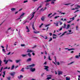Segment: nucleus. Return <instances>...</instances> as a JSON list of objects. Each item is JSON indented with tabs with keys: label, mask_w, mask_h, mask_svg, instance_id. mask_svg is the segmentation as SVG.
<instances>
[{
	"label": "nucleus",
	"mask_w": 80,
	"mask_h": 80,
	"mask_svg": "<svg viewBox=\"0 0 80 80\" xmlns=\"http://www.w3.org/2000/svg\"><path fill=\"white\" fill-rule=\"evenodd\" d=\"M45 67V70H46V71H48V68L49 67L48 66H44Z\"/></svg>",
	"instance_id": "obj_6"
},
{
	"label": "nucleus",
	"mask_w": 80,
	"mask_h": 80,
	"mask_svg": "<svg viewBox=\"0 0 80 80\" xmlns=\"http://www.w3.org/2000/svg\"><path fill=\"white\" fill-rule=\"evenodd\" d=\"M14 68V66L13 65L12 66L11 68V70H13Z\"/></svg>",
	"instance_id": "obj_43"
},
{
	"label": "nucleus",
	"mask_w": 80,
	"mask_h": 80,
	"mask_svg": "<svg viewBox=\"0 0 80 80\" xmlns=\"http://www.w3.org/2000/svg\"><path fill=\"white\" fill-rule=\"evenodd\" d=\"M2 61L0 60V66H2Z\"/></svg>",
	"instance_id": "obj_37"
},
{
	"label": "nucleus",
	"mask_w": 80,
	"mask_h": 80,
	"mask_svg": "<svg viewBox=\"0 0 80 80\" xmlns=\"http://www.w3.org/2000/svg\"><path fill=\"white\" fill-rule=\"evenodd\" d=\"M51 23H50L49 24H48L47 25H46L45 26V27H47L49 26V25H51Z\"/></svg>",
	"instance_id": "obj_25"
},
{
	"label": "nucleus",
	"mask_w": 80,
	"mask_h": 80,
	"mask_svg": "<svg viewBox=\"0 0 80 80\" xmlns=\"http://www.w3.org/2000/svg\"><path fill=\"white\" fill-rule=\"evenodd\" d=\"M15 72H12V73H11L10 74L11 75V76H12V77H14V75H15Z\"/></svg>",
	"instance_id": "obj_16"
},
{
	"label": "nucleus",
	"mask_w": 80,
	"mask_h": 80,
	"mask_svg": "<svg viewBox=\"0 0 80 80\" xmlns=\"http://www.w3.org/2000/svg\"><path fill=\"white\" fill-rule=\"evenodd\" d=\"M20 71H21L22 72H24V68H22L21 70H20Z\"/></svg>",
	"instance_id": "obj_35"
},
{
	"label": "nucleus",
	"mask_w": 80,
	"mask_h": 80,
	"mask_svg": "<svg viewBox=\"0 0 80 80\" xmlns=\"http://www.w3.org/2000/svg\"><path fill=\"white\" fill-rule=\"evenodd\" d=\"M27 2H28V0L24 1L23 2V3H27Z\"/></svg>",
	"instance_id": "obj_49"
},
{
	"label": "nucleus",
	"mask_w": 80,
	"mask_h": 80,
	"mask_svg": "<svg viewBox=\"0 0 80 80\" xmlns=\"http://www.w3.org/2000/svg\"><path fill=\"white\" fill-rule=\"evenodd\" d=\"M11 10L13 12V11L15 10V8H11Z\"/></svg>",
	"instance_id": "obj_29"
},
{
	"label": "nucleus",
	"mask_w": 80,
	"mask_h": 80,
	"mask_svg": "<svg viewBox=\"0 0 80 80\" xmlns=\"http://www.w3.org/2000/svg\"><path fill=\"white\" fill-rule=\"evenodd\" d=\"M47 77H49L47 78V79L48 80H49V79H50L51 78V75H48L47 76Z\"/></svg>",
	"instance_id": "obj_12"
},
{
	"label": "nucleus",
	"mask_w": 80,
	"mask_h": 80,
	"mask_svg": "<svg viewBox=\"0 0 80 80\" xmlns=\"http://www.w3.org/2000/svg\"><path fill=\"white\" fill-rule=\"evenodd\" d=\"M26 69H29V68H30V67H27V68H26Z\"/></svg>",
	"instance_id": "obj_61"
},
{
	"label": "nucleus",
	"mask_w": 80,
	"mask_h": 80,
	"mask_svg": "<svg viewBox=\"0 0 80 80\" xmlns=\"http://www.w3.org/2000/svg\"><path fill=\"white\" fill-rule=\"evenodd\" d=\"M28 55L29 57H31V55L30 54V53H28V54H27Z\"/></svg>",
	"instance_id": "obj_31"
},
{
	"label": "nucleus",
	"mask_w": 80,
	"mask_h": 80,
	"mask_svg": "<svg viewBox=\"0 0 80 80\" xmlns=\"http://www.w3.org/2000/svg\"><path fill=\"white\" fill-rule=\"evenodd\" d=\"M62 30V28H60V29H58V30L57 31V32H58V31H61V30Z\"/></svg>",
	"instance_id": "obj_26"
},
{
	"label": "nucleus",
	"mask_w": 80,
	"mask_h": 80,
	"mask_svg": "<svg viewBox=\"0 0 80 80\" xmlns=\"http://www.w3.org/2000/svg\"><path fill=\"white\" fill-rule=\"evenodd\" d=\"M49 35H50V36H51L52 35V33H50Z\"/></svg>",
	"instance_id": "obj_62"
},
{
	"label": "nucleus",
	"mask_w": 80,
	"mask_h": 80,
	"mask_svg": "<svg viewBox=\"0 0 80 80\" xmlns=\"http://www.w3.org/2000/svg\"><path fill=\"white\" fill-rule=\"evenodd\" d=\"M63 28H66V29L67 28H66V24H64V27Z\"/></svg>",
	"instance_id": "obj_34"
},
{
	"label": "nucleus",
	"mask_w": 80,
	"mask_h": 80,
	"mask_svg": "<svg viewBox=\"0 0 80 80\" xmlns=\"http://www.w3.org/2000/svg\"><path fill=\"white\" fill-rule=\"evenodd\" d=\"M62 74V72L59 71L58 72V75H61Z\"/></svg>",
	"instance_id": "obj_21"
},
{
	"label": "nucleus",
	"mask_w": 80,
	"mask_h": 80,
	"mask_svg": "<svg viewBox=\"0 0 80 80\" xmlns=\"http://www.w3.org/2000/svg\"><path fill=\"white\" fill-rule=\"evenodd\" d=\"M51 4H54L55 2H56V0H51Z\"/></svg>",
	"instance_id": "obj_10"
},
{
	"label": "nucleus",
	"mask_w": 80,
	"mask_h": 80,
	"mask_svg": "<svg viewBox=\"0 0 80 80\" xmlns=\"http://www.w3.org/2000/svg\"><path fill=\"white\" fill-rule=\"evenodd\" d=\"M79 11V10H77V11H75V12H74V13H76L77 12H78Z\"/></svg>",
	"instance_id": "obj_54"
},
{
	"label": "nucleus",
	"mask_w": 80,
	"mask_h": 80,
	"mask_svg": "<svg viewBox=\"0 0 80 80\" xmlns=\"http://www.w3.org/2000/svg\"><path fill=\"white\" fill-rule=\"evenodd\" d=\"M30 70L31 71V72H33L35 71V68H30Z\"/></svg>",
	"instance_id": "obj_4"
},
{
	"label": "nucleus",
	"mask_w": 80,
	"mask_h": 80,
	"mask_svg": "<svg viewBox=\"0 0 80 80\" xmlns=\"http://www.w3.org/2000/svg\"><path fill=\"white\" fill-rule=\"evenodd\" d=\"M24 15H25V13L22 12V14L20 16V18H18V19L19 20V19H20V18H23V16H24Z\"/></svg>",
	"instance_id": "obj_1"
},
{
	"label": "nucleus",
	"mask_w": 80,
	"mask_h": 80,
	"mask_svg": "<svg viewBox=\"0 0 80 80\" xmlns=\"http://www.w3.org/2000/svg\"><path fill=\"white\" fill-rule=\"evenodd\" d=\"M61 20H62V21H67V20L66 19H65L64 20L63 19V18H62L61 19Z\"/></svg>",
	"instance_id": "obj_28"
},
{
	"label": "nucleus",
	"mask_w": 80,
	"mask_h": 80,
	"mask_svg": "<svg viewBox=\"0 0 80 80\" xmlns=\"http://www.w3.org/2000/svg\"><path fill=\"white\" fill-rule=\"evenodd\" d=\"M59 23H60V25H62V22H59Z\"/></svg>",
	"instance_id": "obj_57"
},
{
	"label": "nucleus",
	"mask_w": 80,
	"mask_h": 80,
	"mask_svg": "<svg viewBox=\"0 0 80 80\" xmlns=\"http://www.w3.org/2000/svg\"><path fill=\"white\" fill-rule=\"evenodd\" d=\"M66 33H67V32L66 31L65 32H64L63 33H62V34L59 37H62L64 35H65V34Z\"/></svg>",
	"instance_id": "obj_15"
},
{
	"label": "nucleus",
	"mask_w": 80,
	"mask_h": 80,
	"mask_svg": "<svg viewBox=\"0 0 80 80\" xmlns=\"http://www.w3.org/2000/svg\"><path fill=\"white\" fill-rule=\"evenodd\" d=\"M26 29L27 30V31H26L27 32H30V29H29V28H28V26H27L26 27Z\"/></svg>",
	"instance_id": "obj_7"
},
{
	"label": "nucleus",
	"mask_w": 80,
	"mask_h": 80,
	"mask_svg": "<svg viewBox=\"0 0 80 80\" xmlns=\"http://www.w3.org/2000/svg\"><path fill=\"white\" fill-rule=\"evenodd\" d=\"M74 63V62H72L68 64V65H71V64H72V63Z\"/></svg>",
	"instance_id": "obj_39"
},
{
	"label": "nucleus",
	"mask_w": 80,
	"mask_h": 80,
	"mask_svg": "<svg viewBox=\"0 0 80 80\" xmlns=\"http://www.w3.org/2000/svg\"><path fill=\"white\" fill-rule=\"evenodd\" d=\"M32 29H33L34 30H35V28H34V25H33V24L32 25Z\"/></svg>",
	"instance_id": "obj_33"
},
{
	"label": "nucleus",
	"mask_w": 80,
	"mask_h": 80,
	"mask_svg": "<svg viewBox=\"0 0 80 80\" xmlns=\"http://www.w3.org/2000/svg\"><path fill=\"white\" fill-rule=\"evenodd\" d=\"M66 80H70V78L66 77Z\"/></svg>",
	"instance_id": "obj_48"
},
{
	"label": "nucleus",
	"mask_w": 80,
	"mask_h": 80,
	"mask_svg": "<svg viewBox=\"0 0 80 80\" xmlns=\"http://www.w3.org/2000/svg\"><path fill=\"white\" fill-rule=\"evenodd\" d=\"M32 1H33V2H37V1H38V0H32Z\"/></svg>",
	"instance_id": "obj_51"
},
{
	"label": "nucleus",
	"mask_w": 80,
	"mask_h": 80,
	"mask_svg": "<svg viewBox=\"0 0 80 80\" xmlns=\"http://www.w3.org/2000/svg\"><path fill=\"white\" fill-rule=\"evenodd\" d=\"M9 62H13V61L11 60H9Z\"/></svg>",
	"instance_id": "obj_63"
},
{
	"label": "nucleus",
	"mask_w": 80,
	"mask_h": 80,
	"mask_svg": "<svg viewBox=\"0 0 80 80\" xmlns=\"http://www.w3.org/2000/svg\"><path fill=\"white\" fill-rule=\"evenodd\" d=\"M23 76L20 75V76H18V78H19V79H21V78H23Z\"/></svg>",
	"instance_id": "obj_17"
},
{
	"label": "nucleus",
	"mask_w": 80,
	"mask_h": 80,
	"mask_svg": "<svg viewBox=\"0 0 80 80\" xmlns=\"http://www.w3.org/2000/svg\"><path fill=\"white\" fill-rule=\"evenodd\" d=\"M6 69H7V67H6L3 68L4 70H5Z\"/></svg>",
	"instance_id": "obj_56"
},
{
	"label": "nucleus",
	"mask_w": 80,
	"mask_h": 80,
	"mask_svg": "<svg viewBox=\"0 0 80 80\" xmlns=\"http://www.w3.org/2000/svg\"><path fill=\"white\" fill-rule=\"evenodd\" d=\"M51 0H47L46 1H45V2H49L50 1H51Z\"/></svg>",
	"instance_id": "obj_36"
},
{
	"label": "nucleus",
	"mask_w": 80,
	"mask_h": 80,
	"mask_svg": "<svg viewBox=\"0 0 80 80\" xmlns=\"http://www.w3.org/2000/svg\"><path fill=\"white\" fill-rule=\"evenodd\" d=\"M31 60H32V59H31V58H29L27 60V61H28V62H29V61H31Z\"/></svg>",
	"instance_id": "obj_30"
},
{
	"label": "nucleus",
	"mask_w": 80,
	"mask_h": 80,
	"mask_svg": "<svg viewBox=\"0 0 80 80\" xmlns=\"http://www.w3.org/2000/svg\"><path fill=\"white\" fill-rule=\"evenodd\" d=\"M20 61H21V60H20V59L15 60V62H16V63H19V62H20Z\"/></svg>",
	"instance_id": "obj_14"
},
{
	"label": "nucleus",
	"mask_w": 80,
	"mask_h": 80,
	"mask_svg": "<svg viewBox=\"0 0 80 80\" xmlns=\"http://www.w3.org/2000/svg\"><path fill=\"white\" fill-rule=\"evenodd\" d=\"M4 62H5V64H7V63H8V60H7L6 59H4Z\"/></svg>",
	"instance_id": "obj_13"
},
{
	"label": "nucleus",
	"mask_w": 80,
	"mask_h": 80,
	"mask_svg": "<svg viewBox=\"0 0 80 80\" xmlns=\"http://www.w3.org/2000/svg\"><path fill=\"white\" fill-rule=\"evenodd\" d=\"M52 38H50V40H49V42H50L51 41H52Z\"/></svg>",
	"instance_id": "obj_52"
},
{
	"label": "nucleus",
	"mask_w": 80,
	"mask_h": 80,
	"mask_svg": "<svg viewBox=\"0 0 80 80\" xmlns=\"http://www.w3.org/2000/svg\"><path fill=\"white\" fill-rule=\"evenodd\" d=\"M70 20H72H72L71 21H70L69 22H67L68 23H70V22H72V20H74V19H75V17H73L72 18H70Z\"/></svg>",
	"instance_id": "obj_5"
},
{
	"label": "nucleus",
	"mask_w": 80,
	"mask_h": 80,
	"mask_svg": "<svg viewBox=\"0 0 80 80\" xmlns=\"http://www.w3.org/2000/svg\"><path fill=\"white\" fill-rule=\"evenodd\" d=\"M43 25V24L42 23L41 25L39 26V28H41V27H42V26Z\"/></svg>",
	"instance_id": "obj_46"
},
{
	"label": "nucleus",
	"mask_w": 80,
	"mask_h": 80,
	"mask_svg": "<svg viewBox=\"0 0 80 80\" xmlns=\"http://www.w3.org/2000/svg\"><path fill=\"white\" fill-rule=\"evenodd\" d=\"M80 8V6H78V5H77L76 8H72L71 10H75L76 9L77 10L78 9V8Z\"/></svg>",
	"instance_id": "obj_3"
},
{
	"label": "nucleus",
	"mask_w": 80,
	"mask_h": 80,
	"mask_svg": "<svg viewBox=\"0 0 80 80\" xmlns=\"http://www.w3.org/2000/svg\"><path fill=\"white\" fill-rule=\"evenodd\" d=\"M41 19L42 21H44V18L42 17L41 18Z\"/></svg>",
	"instance_id": "obj_45"
},
{
	"label": "nucleus",
	"mask_w": 80,
	"mask_h": 80,
	"mask_svg": "<svg viewBox=\"0 0 80 80\" xmlns=\"http://www.w3.org/2000/svg\"><path fill=\"white\" fill-rule=\"evenodd\" d=\"M68 31L70 33H67L68 35L69 34H72V33H73V32H72V30H68Z\"/></svg>",
	"instance_id": "obj_8"
},
{
	"label": "nucleus",
	"mask_w": 80,
	"mask_h": 80,
	"mask_svg": "<svg viewBox=\"0 0 80 80\" xmlns=\"http://www.w3.org/2000/svg\"><path fill=\"white\" fill-rule=\"evenodd\" d=\"M34 66H35V64H32L31 65L27 66V67H34Z\"/></svg>",
	"instance_id": "obj_9"
},
{
	"label": "nucleus",
	"mask_w": 80,
	"mask_h": 80,
	"mask_svg": "<svg viewBox=\"0 0 80 80\" xmlns=\"http://www.w3.org/2000/svg\"><path fill=\"white\" fill-rule=\"evenodd\" d=\"M27 22V21H24L23 22V24H25L26 22Z\"/></svg>",
	"instance_id": "obj_55"
},
{
	"label": "nucleus",
	"mask_w": 80,
	"mask_h": 80,
	"mask_svg": "<svg viewBox=\"0 0 80 80\" xmlns=\"http://www.w3.org/2000/svg\"><path fill=\"white\" fill-rule=\"evenodd\" d=\"M57 14V13L55 12L54 13V14L52 15V16H54V15H55Z\"/></svg>",
	"instance_id": "obj_60"
},
{
	"label": "nucleus",
	"mask_w": 80,
	"mask_h": 80,
	"mask_svg": "<svg viewBox=\"0 0 80 80\" xmlns=\"http://www.w3.org/2000/svg\"><path fill=\"white\" fill-rule=\"evenodd\" d=\"M19 37H22V36H21V35H20V34L19 33Z\"/></svg>",
	"instance_id": "obj_58"
},
{
	"label": "nucleus",
	"mask_w": 80,
	"mask_h": 80,
	"mask_svg": "<svg viewBox=\"0 0 80 80\" xmlns=\"http://www.w3.org/2000/svg\"><path fill=\"white\" fill-rule=\"evenodd\" d=\"M31 80H36V79H35L32 78V79H31Z\"/></svg>",
	"instance_id": "obj_64"
},
{
	"label": "nucleus",
	"mask_w": 80,
	"mask_h": 80,
	"mask_svg": "<svg viewBox=\"0 0 80 80\" xmlns=\"http://www.w3.org/2000/svg\"><path fill=\"white\" fill-rule=\"evenodd\" d=\"M74 50V48H72L68 49V51H70V50Z\"/></svg>",
	"instance_id": "obj_32"
},
{
	"label": "nucleus",
	"mask_w": 80,
	"mask_h": 80,
	"mask_svg": "<svg viewBox=\"0 0 80 80\" xmlns=\"http://www.w3.org/2000/svg\"><path fill=\"white\" fill-rule=\"evenodd\" d=\"M71 4V3L65 4H64V5H70Z\"/></svg>",
	"instance_id": "obj_40"
},
{
	"label": "nucleus",
	"mask_w": 80,
	"mask_h": 80,
	"mask_svg": "<svg viewBox=\"0 0 80 80\" xmlns=\"http://www.w3.org/2000/svg\"><path fill=\"white\" fill-rule=\"evenodd\" d=\"M45 38L44 37V38L45 39H47V37L45 36Z\"/></svg>",
	"instance_id": "obj_59"
},
{
	"label": "nucleus",
	"mask_w": 80,
	"mask_h": 80,
	"mask_svg": "<svg viewBox=\"0 0 80 80\" xmlns=\"http://www.w3.org/2000/svg\"><path fill=\"white\" fill-rule=\"evenodd\" d=\"M75 57L76 58H78L79 57H80V55H79V56L78 55L76 56H75Z\"/></svg>",
	"instance_id": "obj_22"
},
{
	"label": "nucleus",
	"mask_w": 80,
	"mask_h": 80,
	"mask_svg": "<svg viewBox=\"0 0 80 80\" xmlns=\"http://www.w3.org/2000/svg\"><path fill=\"white\" fill-rule=\"evenodd\" d=\"M42 5H40L38 8L37 9V10H38L39 8H41L42 7Z\"/></svg>",
	"instance_id": "obj_23"
},
{
	"label": "nucleus",
	"mask_w": 80,
	"mask_h": 80,
	"mask_svg": "<svg viewBox=\"0 0 80 80\" xmlns=\"http://www.w3.org/2000/svg\"><path fill=\"white\" fill-rule=\"evenodd\" d=\"M48 58L49 60H50V61L52 60V59H51V58H50V55H49V54H48Z\"/></svg>",
	"instance_id": "obj_24"
},
{
	"label": "nucleus",
	"mask_w": 80,
	"mask_h": 80,
	"mask_svg": "<svg viewBox=\"0 0 80 80\" xmlns=\"http://www.w3.org/2000/svg\"><path fill=\"white\" fill-rule=\"evenodd\" d=\"M70 24H68L67 27L66 28V29H68L69 28H70Z\"/></svg>",
	"instance_id": "obj_18"
},
{
	"label": "nucleus",
	"mask_w": 80,
	"mask_h": 80,
	"mask_svg": "<svg viewBox=\"0 0 80 80\" xmlns=\"http://www.w3.org/2000/svg\"><path fill=\"white\" fill-rule=\"evenodd\" d=\"M35 13V12H32V14L31 15V18L30 19L31 20H32V18L34 17Z\"/></svg>",
	"instance_id": "obj_2"
},
{
	"label": "nucleus",
	"mask_w": 80,
	"mask_h": 80,
	"mask_svg": "<svg viewBox=\"0 0 80 80\" xmlns=\"http://www.w3.org/2000/svg\"><path fill=\"white\" fill-rule=\"evenodd\" d=\"M27 52H34L33 51V50L28 49Z\"/></svg>",
	"instance_id": "obj_11"
},
{
	"label": "nucleus",
	"mask_w": 80,
	"mask_h": 80,
	"mask_svg": "<svg viewBox=\"0 0 80 80\" xmlns=\"http://www.w3.org/2000/svg\"><path fill=\"white\" fill-rule=\"evenodd\" d=\"M54 24H55V26H57V27L58 26V22L57 23L54 22Z\"/></svg>",
	"instance_id": "obj_20"
},
{
	"label": "nucleus",
	"mask_w": 80,
	"mask_h": 80,
	"mask_svg": "<svg viewBox=\"0 0 80 80\" xmlns=\"http://www.w3.org/2000/svg\"><path fill=\"white\" fill-rule=\"evenodd\" d=\"M22 57H26V56H27V54H26V55L22 54Z\"/></svg>",
	"instance_id": "obj_41"
},
{
	"label": "nucleus",
	"mask_w": 80,
	"mask_h": 80,
	"mask_svg": "<svg viewBox=\"0 0 80 80\" xmlns=\"http://www.w3.org/2000/svg\"><path fill=\"white\" fill-rule=\"evenodd\" d=\"M58 17H60V16H56L54 18L56 19V18H58Z\"/></svg>",
	"instance_id": "obj_44"
},
{
	"label": "nucleus",
	"mask_w": 80,
	"mask_h": 80,
	"mask_svg": "<svg viewBox=\"0 0 80 80\" xmlns=\"http://www.w3.org/2000/svg\"><path fill=\"white\" fill-rule=\"evenodd\" d=\"M52 13H51L50 14H49L48 15V17H50L51 15H52Z\"/></svg>",
	"instance_id": "obj_42"
},
{
	"label": "nucleus",
	"mask_w": 80,
	"mask_h": 80,
	"mask_svg": "<svg viewBox=\"0 0 80 80\" xmlns=\"http://www.w3.org/2000/svg\"><path fill=\"white\" fill-rule=\"evenodd\" d=\"M21 47H25V44H22L21 45Z\"/></svg>",
	"instance_id": "obj_53"
},
{
	"label": "nucleus",
	"mask_w": 80,
	"mask_h": 80,
	"mask_svg": "<svg viewBox=\"0 0 80 80\" xmlns=\"http://www.w3.org/2000/svg\"><path fill=\"white\" fill-rule=\"evenodd\" d=\"M5 72H6L5 71H4L3 72V75H5Z\"/></svg>",
	"instance_id": "obj_47"
},
{
	"label": "nucleus",
	"mask_w": 80,
	"mask_h": 80,
	"mask_svg": "<svg viewBox=\"0 0 80 80\" xmlns=\"http://www.w3.org/2000/svg\"><path fill=\"white\" fill-rule=\"evenodd\" d=\"M34 33H40V31H33Z\"/></svg>",
	"instance_id": "obj_19"
},
{
	"label": "nucleus",
	"mask_w": 80,
	"mask_h": 80,
	"mask_svg": "<svg viewBox=\"0 0 80 80\" xmlns=\"http://www.w3.org/2000/svg\"><path fill=\"white\" fill-rule=\"evenodd\" d=\"M7 78L8 80H10V78H11V77H7Z\"/></svg>",
	"instance_id": "obj_38"
},
{
	"label": "nucleus",
	"mask_w": 80,
	"mask_h": 80,
	"mask_svg": "<svg viewBox=\"0 0 80 80\" xmlns=\"http://www.w3.org/2000/svg\"><path fill=\"white\" fill-rule=\"evenodd\" d=\"M44 74H45V73H43L42 74H41V77H43V75H44Z\"/></svg>",
	"instance_id": "obj_50"
},
{
	"label": "nucleus",
	"mask_w": 80,
	"mask_h": 80,
	"mask_svg": "<svg viewBox=\"0 0 80 80\" xmlns=\"http://www.w3.org/2000/svg\"><path fill=\"white\" fill-rule=\"evenodd\" d=\"M49 2H46V6H48V5H49Z\"/></svg>",
	"instance_id": "obj_27"
}]
</instances>
